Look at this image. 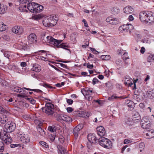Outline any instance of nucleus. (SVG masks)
<instances>
[{
  "instance_id": "1",
  "label": "nucleus",
  "mask_w": 154,
  "mask_h": 154,
  "mask_svg": "<svg viewBox=\"0 0 154 154\" xmlns=\"http://www.w3.org/2000/svg\"><path fill=\"white\" fill-rule=\"evenodd\" d=\"M16 128V125L13 122L10 123H7L4 126V129L0 131V138L5 143L9 144L12 141L11 138L8 136V133L12 132Z\"/></svg>"
},
{
  "instance_id": "2",
  "label": "nucleus",
  "mask_w": 154,
  "mask_h": 154,
  "mask_svg": "<svg viewBox=\"0 0 154 154\" xmlns=\"http://www.w3.org/2000/svg\"><path fill=\"white\" fill-rule=\"evenodd\" d=\"M140 20L143 22L150 24L154 22V14L151 11H145L140 12L139 14Z\"/></svg>"
},
{
  "instance_id": "3",
  "label": "nucleus",
  "mask_w": 154,
  "mask_h": 154,
  "mask_svg": "<svg viewBox=\"0 0 154 154\" xmlns=\"http://www.w3.org/2000/svg\"><path fill=\"white\" fill-rule=\"evenodd\" d=\"M62 41L61 40H57L54 38V40H53L52 42H51V44H53L57 48H62L70 51L69 49L67 48L69 47V43H63L60 44Z\"/></svg>"
},
{
  "instance_id": "4",
  "label": "nucleus",
  "mask_w": 154,
  "mask_h": 154,
  "mask_svg": "<svg viewBox=\"0 0 154 154\" xmlns=\"http://www.w3.org/2000/svg\"><path fill=\"white\" fill-rule=\"evenodd\" d=\"M17 136L20 141L24 144H27L30 142V137L27 134L19 132L17 133Z\"/></svg>"
},
{
  "instance_id": "5",
  "label": "nucleus",
  "mask_w": 154,
  "mask_h": 154,
  "mask_svg": "<svg viewBox=\"0 0 154 154\" xmlns=\"http://www.w3.org/2000/svg\"><path fill=\"white\" fill-rule=\"evenodd\" d=\"M98 142L100 145L104 148L109 149L111 147L112 142L108 138L101 137L99 139Z\"/></svg>"
},
{
  "instance_id": "6",
  "label": "nucleus",
  "mask_w": 154,
  "mask_h": 154,
  "mask_svg": "<svg viewBox=\"0 0 154 154\" xmlns=\"http://www.w3.org/2000/svg\"><path fill=\"white\" fill-rule=\"evenodd\" d=\"M42 111L48 115H52L54 112V105L53 104L48 103H46L45 106L42 108Z\"/></svg>"
},
{
  "instance_id": "7",
  "label": "nucleus",
  "mask_w": 154,
  "mask_h": 154,
  "mask_svg": "<svg viewBox=\"0 0 154 154\" xmlns=\"http://www.w3.org/2000/svg\"><path fill=\"white\" fill-rule=\"evenodd\" d=\"M133 29V26L130 24L124 25L120 26L119 27V30L121 32H123V31H126L129 30V33L131 32V30Z\"/></svg>"
},
{
  "instance_id": "8",
  "label": "nucleus",
  "mask_w": 154,
  "mask_h": 154,
  "mask_svg": "<svg viewBox=\"0 0 154 154\" xmlns=\"http://www.w3.org/2000/svg\"><path fill=\"white\" fill-rule=\"evenodd\" d=\"M10 113L8 111H5L4 114L1 115L0 116V122L2 124H5L8 120V117Z\"/></svg>"
},
{
  "instance_id": "9",
  "label": "nucleus",
  "mask_w": 154,
  "mask_h": 154,
  "mask_svg": "<svg viewBox=\"0 0 154 154\" xmlns=\"http://www.w3.org/2000/svg\"><path fill=\"white\" fill-rule=\"evenodd\" d=\"M12 31L14 33L20 35L23 34L24 29L22 27L20 26H15L12 28Z\"/></svg>"
},
{
  "instance_id": "10",
  "label": "nucleus",
  "mask_w": 154,
  "mask_h": 154,
  "mask_svg": "<svg viewBox=\"0 0 154 154\" xmlns=\"http://www.w3.org/2000/svg\"><path fill=\"white\" fill-rule=\"evenodd\" d=\"M83 128L82 124H79L74 128L73 134L75 139L77 138L78 135L79 134V131L82 129Z\"/></svg>"
},
{
  "instance_id": "11",
  "label": "nucleus",
  "mask_w": 154,
  "mask_h": 154,
  "mask_svg": "<svg viewBox=\"0 0 154 154\" xmlns=\"http://www.w3.org/2000/svg\"><path fill=\"white\" fill-rule=\"evenodd\" d=\"M135 82L133 80L130 78H125L124 80L125 84L128 86H131L132 85H134V88L133 89H136Z\"/></svg>"
},
{
  "instance_id": "12",
  "label": "nucleus",
  "mask_w": 154,
  "mask_h": 154,
  "mask_svg": "<svg viewBox=\"0 0 154 154\" xmlns=\"http://www.w3.org/2000/svg\"><path fill=\"white\" fill-rule=\"evenodd\" d=\"M13 91L16 92L20 93V94L17 95L18 97H24L25 91L22 88L17 86L14 88Z\"/></svg>"
},
{
  "instance_id": "13",
  "label": "nucleus",
  "mask_w": 154,
  "mask_h": 154,
  "mask_svg": "<svg viewBox=\"0 0 154 154\" xmlns=\"http://www.w3.org/2000/svg\"><path fill=\"white\" fill-rule=\"evenodd\" d=\"M97 134L100 136H103L105 134L106 131L103 127L101 126H98L97 128Z\"/></svg>"
},
{
  "instance_id": "14",
  "label": "nucleus",
  "mask_w": 154,
  "mask_h": 154,
  "mask_svg": "<svg viewBox=\"0 0 154 154\" xmlns=\"http://www.w3.org/2000/svg\"><path fill=\"white\" fill-rule=\"evenodd\" d=\"M28 42L30 44L35 42L36 41V37L34 33L30 34L28 37Z\"/></svg>"
},
{
  "instance_id": "15",
  "label": "nucleus",
  "mask_w": 154,
  "mask_h": 154,
  "mask_svg": "<svg viewBox=\"0 0 154 154\" xmlns=\"http://www.w3.org/2000/svg\"><path fill=\"white\" fill-rule=\"evenodd\" d=\"M132 117L133 119L136 121V123H139L141 119V117L139 113L136 111H134L132 113Z\"/></svg>"
},
{
  "instance_id": "16",
  "label": "nucleus",
  "mask_w": 154,
  "mask_h": 154,
  "mask_svg": "<svg viewBox=\"0 0 154 154\" xmlns=\"http://www.w3.org/2000/svg\"><path fill=\"white\" fill-rule=\"evenodd\" d=\"M138 123H136V121L133 119L130 118L126 119L125 120V124L129 126H134L135 124Z\"/></svg>"
},
{
  "instance_id": "17",
  "label": "nucleus",
  "mask_w": 154,
  "mask_h": 154,
  "mask_svg": "<svg viewBox=\"0 0 154 154\" xmlns=\"http://www.w3.org/2000/svg\"><path fill=\"white\" fill-rule=\"evenodd\" d=\"M88 139L90 143H95L97 140L96 137L94 134H90L88 136Z\"/></svg>"
},
{
  "instance_id": "18",
  "label": "nucleus",
  "mask_w": 154,
  "mask_h": 154,
  "mask_svg": "<svg viewBox=\"0 0 154 154\" xmlns=\"http://www.w3.org/2000/svg\"><path fill=\"white\" fill-rule=\"evenodd\" d=\"M50 26H52L55 25L58 20V17L55 16H50Z\"/></svg>"
},
{
  "instance_id": "19",
  "label": "nucleus",
  "mask_w": 154,
  "mask_h": 154,
  "mask_svg": "<svg viewBox=\"0 0 154 154\" xmlns=\"http://www.w3.org/2000/svg\"><path fill=\"white\" fill-rule=\"evenodd\" d=\"M2 52L3 53L5 57L7 58L9 60H11L13 58V53L10 51H3Z\"/></svg>"
},
{
  "instance_id": "20",
  "label": "nucleus",
  "mask_w": 154,
  "mask_h": 154,
  "mask_svg": "<svg viewBox=\"0 0 154 154\" xmlns=\"http://www.w3.org/2000/svg\"><path fill=\"white\" fill-rule=\"evenodd\" d=\"M35 7H34V13H39L41 12L43 9V6L41 5L35 3Z\"/></svg>"
},
{
  "instance_id": "21",
  "label": "nucleus",
  "mask_w": 154,
  "mask_h": 154,
  "mask_svg": "<svg viewBox=\"0 0 154 154\" xmlns=\"http://www.w3.org/2000/svg\"><path fill=\"white\" fill-rule=\"evenodd\" d=\"M124 12L127 14H129L133 13L134 11L133 8L130 6H127L123 9Z\"/></svg>"
},
{
  "instance_id": "22",
  "label": "nucleus",
  "mask_w": 154,
  "mask_h": 154,
  "mask_svg": "<svg viewBox=\"0 0 154 154\" xmlns=\"http://www.w3.org/2000/svg\"><path fill=\"white\" fill-rule=\"evenodd\" d=\"M146 95L149 98L154 100V89H149L146 92Z\"/></svg>"
},
{
  "instance_id": "23",
  "label": "nucleus",
  "mask_w": 154,
  "mask_h": 154,
  "mask_svg": "<svg viewBox=\"0 0 154 154\" xmlns=\"http://www.w3.org/2000/svg\"><path fill=\"white\" fill-rule=\"evenodd\" d=\"M50 17L44 18L43 20V25L46 27L50 26Z\"/></svg>"
},
{
  "instance_id": "24",
  "label": "nucleus",
  "mask_w": 154,
  "mask_h": 154,
  "mask_svg": "<svg viewBox=\"0 0 154 154\" xmlns=\"http://www.w3.org/2000/svg\"><path fill=\"white\" fill-rule=\"evenodd\" d=\"M53 40H54V38L51 36H48L46 38L44 36L42 42L44 43L45 42L51 44V42H52Z\"/></svg>"
},
{
  "instance_id": "25",
  "label": "nucleus",
  "mask_w": 154,
  "mask_h": 154,
  "mask_svg": "<svg viewBox=\"0 0 154 154\" xmlns=\"http://www.w3.org/2000/svg\"><path fill=\"white\" fill-rule=\"evenodd\" d=\"M58 154H68L66 149L61 145L57 146Z\"/></svg>"
},
{
  "instance_id": "26",
  "label": "nucleus",
  "mask_w": 154,
  "mask_h": 154,
  "mask_svg": "<svg viewBox=\"0 0 154 154\" xmlns=\"http://www.w3.org/2000/svg\"><path fill=\"white\" fill-rule=\"evenodd\" d=\"M35 2L29 3L27 6V9L31 12L34 13Z\"/></svg>"
},
{
  "instance_id": "27",
  "label": "nucleus",
  "mask_w": 154,
  "mask_h": 154,
  "mask_svg": "<svg viewBox=\"0 0 154 154\" xmlns=\"http://www.w3.org/2000/svg\"><path fill=\"white\" fill-rule=\"evenodd\" d=\"M14 47L19 50L24 51L26 50L27 48L26 45L18 44H15L14 45Z\"/></svg>"
},
{
  "instance_id": "28",
  "label": "nucleus",
  "mask_w": 154,
  "mask_h": 154,
  "mask_svg": "<svg viewBox=\"0 0 154 154\" xmlns=\"http://www.w3.org/2000/svg\"><path fill=\"white\" fill-rule=\"evenodd\" d=\"M7 10V7L4 4H0V14H5Z\"/></svg>"
},
{
  "instance_id": "29",
  "label": "nucleus",
  "mask_w": 154,
  "mask_h": 154,
  "mask_svg": "<svg viewBox=\"0 0 154 154\" xmlns=\"http://www.w3.org/2000/svg\"><path fill=\"white\" fill-rule=\"evenodd\" d=\"M147 138L149 139L152 138L154 137V130L151 129L147 131V132L146 133Z\"/></svg>"
},
{
  "instance_id": "30",
  "label": "nucleus",
  "mask_w": 154,
  "mask_h": 154,
  "mask_svg": "<svg viewBox=\"0 0 154 154\" xmlns=\"http://www.w3.org/2000/svg\"><path fill=\"white\" fill-rule=\"evenodd\" d=\"M32 69L36 72H38L41 70V67L38 64H34L33 65Z\"/></svg>"
},
{
  "instance_id": "31",
  "label": "nucleus",
  "mask_w": 154,
  "mask_h": 154,
  "mask_svg": "<svg viewBox=\"0 0 154 154\" xmlns=\"http://www.w3.org/2000/svg\"><path fill=\"white\" fill-rule=\"evenodd\" d=\"M62 118V120L67 122L70 123L72 121V118L69 116L66 115H63Z\"/></svg>"
},
{
  "instance_id": "32",
  "label": "nucleus",
  "mask_w": 154,
  "mask_h": 154,
  "mask_svg": "<svg viewBox=\"0 0 154 154\" xmlns=\"http://www.w3.org/2000/svg\"><path fill=\"white\" fill-rule=\"evenodd\" d=\"M122 97L121 96H117L116 94H114L111 96L110 97H109L108 98V99L110 101H113L115 100H117L121 99L122 98Z\"/></svg>"
},
{
  "instance_id": "33",
  "label": "nucleus",
  "mask_w": 154,
  "mask_h": 154,
  "mask_svg": "<svg viewBox=\"0 0 154 154\" xmlns=\"http://www.w3.org/2000/svg\"><path fill=\"white\" fill-rule=\"evenodd\" d=\"M141 126L144 129H148L150 126V123H147L146 122H141Z\"/></svg>"
},
{
  "instance_id": "34",
  "label": "nucleus",
  "mask_w": 154,
  "mask_h": 154,
  "mask_svg": "<svg viewBox=\"0 0 154 154\" xmlns=\"http://www.w3.org/2000/svg\"><path fill=\"white\" fill-rule=\"evenodd\" d=\"M10 146L11 148H14L15 147H18L19 148H21L22 149L24 148V145L22 143L20 144H11Z\"/></svg>"
},
{
  "instance_id": "35",
  "label": "nucleus",
  "mask_w": 154,
  "mask_h": 154,
  "mask_svg": "<svg viewBox=\"0 0 154 154\" xmlns=\"http://www.w3.org/2000/svg\"><path fill=\"white\" fill-rule=\"evenodd\" d=\"M42 16L40 14H35L32 17V19L36 20H40L42 19Z\"/></svg>"
},
{
  "instance_id": "36",
  "label": "nucleus",
  "mask_w": 154,
  "mask_h": 154,
  "mask_svg": "<svg viewBox=\"0 0 154 154\" xmlns=\"http://www.w3.org/2000/svg\"><path fill=\"white\" fill-rule=\"evenodd\" d=\"M147 61L149 62H154V54H150L148 56Z\"/></svg>"
},
{
  "instance_id": "37",
  "label": "nucleus",
  "mask_w": 154,
  "mask_h": 154,
  "mask_svg": "<svg viewBox=\"0 0 154 154\" xmlns=\"http://www.w3.org/2000/svg\"><path fill=\"white\" fill-rule=\"evenodd\" d=\"M119 22V21L118 19L116 18L112 17L111 22L110 23V24L115 25L118 24Z\"/></svg>"
},
{
  "instance_id": "38",
  "label": "nucleus",
  "mask_w": 154,
  "mask_h": 154,
  "mask_svg": "<svg viewBox=\"0 0 154 154\" xmlns=\"http://www.w3.org/2000/svg\"><path fill=\"white\" fill-rule=\"evenodd\" d=\"M112 12L113 14H116L118 13L120 11V10L119 8L116 7H114L112 9Z\"/></svg>"
},
{
  "instance_id": "39",
  "label": "nucleus",
  "mask_w": 154,
  "mask_h": 154,
  "mask_svg": "<svg viewBox=\"0 0 154 154\" xmlns=\"http://www.w3.org/2000/svg\"><path fill=\"white\" fill-rule=\"evenodd\" d=\"M6 26L3 22H0V31H5L6 29Z\"/></svg>"
},
{
  "instance_id": "40",
  "label": "nucleus",
  "mask_w": 154,
  "mask_h": 154,
  "mask_svg": "<svg viewBox=\"0 0 154 154\" xmlns=\"http://www.w3.org/2000/svg\"><path fill=\"white\" fill-rule=\"evenodd\" d=\"M39 143L44 148H48L49 147L48 144L45 142L41 141L39 142Z\"/></svg>"
},
{
  "instance_id": "41",
  "label": "nucleus",
  "mask_w": 154,
  "mask_h": 154,
  "mask_svg": "<svg viewBox=\"0 0 154 154\" xmlns=\"http://www.w3.org/2000/svg\"><path fill=\"white\" fill-rule=\"evenodd\" d=\"M48 130L51 132H54L56 131V128L54 125L49 126L48 127Z\"/></svg>"
},
{
  "instance_id": "42",
  "label": "nucleus",
  "mask_w": 154,
  "mask_h": 154,
  "mask_svg": "<svg viewBox=\"0 0 154 154\" xmlns=\"http://www.w3.org/2000/svg\"><path fill=\"white\" fill-rule=\"evenodd\" d=\"M37 130L39 132L40 134L42 136H44L45 134V132L40 127H38L37 128Z\"/></svg>"
},
{
  "instance_id": "43",
  "label": "nucleus",
  "mask_w": 154,
  "mask_h": 154,
  "mask_svg": "<svg viewBox=\"0 0 154 154\" xmlns=\"http://www.w3.org/2000/svg\"><path fill=\"white\" fill-rule=\"evenodd\" d=\"M139 146L140 152H141L142 151L145 147L144 143L143 142H141L139 144Z\"/></svg>"
},
{
  "instance_id": "44",
  "label": "nucleus",
  "mask_w": 154,
  "mask_h": 154,
  "mask_svg": "<svg viewBox=\"0 0 154 154\" xmlns=\"http://www.w3.org/2000/svg\"><path fill=\"white\" fill-rule=\"evenodd\" d=\"M2 82V85L3 87H6L8 85V82L5 80H2V79L0 78V83Z\"/></svg>"
},
{
  "instance_id": "45",
  "label": "nucleus",
  "mask_w": 154,
  "mask_h": 154,
  "mask_svg": "<svg viewBox=\"0 0 154 154\" xmlns=\"http://www.w3.org/2000/svg\"><path fill=\"white\" fill-rule=\"evenodd\" d=\"M148 121H149V117L148 116H145L143 117L141 121V122L147 123Z\"/></svg>"
},
{
  "instance_id": "46",
  "label": "nucleus",
  "mask_w": 154,
  "mask_h": 154,
  "mask_svg": "<svg viewBox=\"0 0 154 154\" xmlns=\"http://www.w3.org/2000/svg\"><path fill=\"white\" fill-rule=\"evenodd\" d=\"M23 88L28 90L36 92H42L41 90L39 89H30L26 88Z\"/></svg>"
},
{
  "instance_id": "47",
  "label": "nucleus",
  "mask_w": 154,
  "mask_h": 154,
  "mask_svg": "<svg viewBox=\"0 0 154 154\" xmlns=\"http://www.w3.org/2000/svg\"><path fill=\"white\" fill-rule=\"evenodd\" d=\"M16 66V65L11 64L8 65L7 67L9 70H13L14 71Z\"/></svg>"
},
{
  "instance_id": "48",
  "label": "nucleus",
  "mask_w": 154,
  "mask_h": 154,
  "mask_svg": "<svg viewBox=\"0 0 154 154\" xmlns=\"http://www.w3.org/2000/svg\"><path fill=\"white\" fill-rule=\"evenodd\" d=\"M122 53H123V54L122 55V58H123V60H126L128 58L127 53L126 52L124 51L122 52Z\"/></svg>"
},
{
  "instance_id": "49",
  "label": "nucleus",
  "mask_w": 154,
  "mask_h": 154,
  "mask_svg": "<svg viewBox=\"0 0 154 154\" xmlns=\"http://www.w3.org/2000/svg\"><path fill=\"white\" fill-rule=\"evenodd\" d=\"M4 145L3 142L0 141V152H2L4 150Z\"/></svg>"
},
{
  "instance_id": "50",
  "label": "nucleus",
  "mask_w": 154,
  "mask_h": 154,
  "mask_svg": "<svg viewBox=\"0 0 154 154\" xmlns=\"http://www.w3.org/2000/svg\"><path fill=\"white\" fill-rule=\"evenodd\" d=\"M32 0H18L20 3L23 4L28 3L31 2Z\"/></svg>"
},
{
  "instance_id": "51",
  "label": "nucleus",
  "mask_w": 154,
  "mask_h": 154,
  "mask_svg": "<svg viewBox=\"0 0 154 154\" xmlns=\"http://www.w3.org/2000/svg\"><path fill=\"white\" fill-rule=\"evenodd\" d=\"M101 58L104 60H109L110 58V56L109 55H103L101 56Z\"/></svg>"
},
{
  "instance_id": "52",
  "label": "nucleus",
  "mask_w": 154,
  "mask_h": 154,
  "mask_svg": "<svg viewBox=\"0 0 154 154\" xmlns=\"http://www.w3.org/2000/svg\"><path fill=\"white\" fill-rule=\"evenodd\" d=\"M42 85L45 87L47 88H49L50 89L53 88L52 86H51L50 85L46 83H43L42 84Z\"/></svg>"
},
{
  "instance_id": "53",
  "label": "nucleus",
  "mask_w": 154,
  "mask_h": 154,
  "mask_svg": "<svg viewBox=\"0 0 154 154\" xmlns=\"http://www.w3.org/2000/svg\"><path fill=\"white\" fill-rule=\"evenodd\" d=\"M27 99L32 104H35V100L32 98H27Z\"/></svg>"
},
{
  "instance_id": "54",
  "label": "nucleus",
  "mask_w": 154,
  "mask_h": 154,
  "mask_svg": "<svg viewBox=\"0 0 154 154\" xmlns=\"http://www.w3.org/2000/svg\"><path fill=\"white\" fill-rule=\"evenodd\" d=\"M116 63L118 65L121 66L122 65V61L121 59H118L116 60Z\"/></svg>"
},
{
  "instance_id": "55",
  "label": "nucleus",
  "mask_w": 154,
  "mask_h": 154,
  "mask_svg": "<svg viewBox=\"0 0 154 154\" xmlns=\"http://www.w3.org/2000/svg\"><path fill=\"white\" fill-rule=\"evenodd\" d=\"M63 115H58L56 117L57 120L58 121L62 120V117Z\"/></svg>"
},
{
  "instance_id": "56",
  "label": "nucleus",
  "mask_w": 154,
  "mask_h": 154,
  "mask_svg": "<svg viewBox=\"0 0 154 154\" xmlns=\"http://www.w3.org/2000/svg\"><path fill=\"white\" fill-rule=\"evenodd\" d=\"M99 81L96 78H94L93 79L92 84L94 85L97 83H98Z\"/></svg>"
},
{
  "instance_id": "57",
  "label": "nucleus",
  "mask_w": 154,
  "mask_h": 154,
  "mask_svg": "<svg viewBox=\"0 0 154 154\" xmlns=\"http://www.w3.org/2000/svg\"><path fill=\"white\" fill-rule=\"evenodd\" d=\"M5 111H8L5 110L3 107L0 106V113H1V115L4 114V112H5Z\"/></svg>"
},
{
  "instance_id": "58",
  "label": "nucleus",
  "mask_w": 154,
  "mask_h": 154,
  "mask_svg": "<svg viewBox=\"0 0 154 154\" xmlns=\"http://www.w3.org/2000/svg\"><path fill=\"white\" fill-rule=\"evenodd\" d=\"M66 102L69 105L72 104L73 103V101L71 99H66Z\"/></svg>"
},
{
  "instance_id": "59",
  "label": "nucleus",
  "mask_w": 154,
  "mask_h": 154,
  "mask_svg": "<svg viewBox=\"0 0 154 154\" xmlns=\"http://www.w3.org/2000/svg\"><path fill=\"white\" fill-rule=\"evenodd\" d=\"M20 69L17 66H16L14 70V72L17 73H20Z\"/></svg>"
},
{
  "instance_id": "60",
  "label": "nucleus",
  "mask_w": 154,
  "mask_h": 154,
  "mask_svg": "<svg viewBox=\"0 0 154 154\" xmlns=\"http://www.w3.org/2000/svg\"><path fill=\"white\" fill-rule=\"evenodd\" d=\"M90 49L92 51L95 52V53H94L95 54H97L99 53V52L97 51L94 48H90Z\"/></svg>"
},
{
  "instance_id": "61",
  "label": "nucleus",
  "mask_w": 154,
  "mask_h": 154,
  "mask_svg": "<svg viewBox=\"0 0 154 154\" xmlns=\"http://www.w3.org/2000/svg\"><path fill=\"white\" fill-rule=\"evenodd\" d=\"M138 96L135 95L133 97V98L136 100L137 101L139 102L140 100V99L138 97Z\"/></svg>"
},
{
  "instance_id": "62",
  "label": "nucleus",
  "mask_w": 154,
  "mask_h": 154,
  "mask_svg": "<svg viewBox=\"0 0 154 154\" xmlns=\"http://www.w3.org/2000/svg\"><path fill=\"white\" fill-rule=\"evenodd\" d=\"M66 110L69 113L72 112L73 111V109L71 107H68L66 108Z\"/></svg>"
},
{
  "instance_id": "63",
  "label": "nucleus",
  "mask_w": 154,
  "mask_h": 154,
  "mask_svg": "<svg viewBox=\"0 0 154 154\" xmlns=\"http://www.w3.org/2000/svg\"><path fill=\"white\" fill-rule=\"evenodd\" d=\"M127 102L128 103L127 106L129 107H131L132 106L131 104H132L133 102L131 101H130L129 100H127Z\"/></svg>"
},
{
  "instance_id": "64",
  "label": "nucleus",
  "mask_w": 154,
  "mask_h": 154,
  "mask_svg": "<svg viewBox=\"0 0 154 154\" xmlns=\"http://www.w3.org/2000/svg\"><path fill=\"white\" fill-rule=\"evenodd\" d=\"M112 17H108L106 19V21L107 22H109V24H110V23L111 22V21L112 20Z\"/></svg>"
}]
</instances>
